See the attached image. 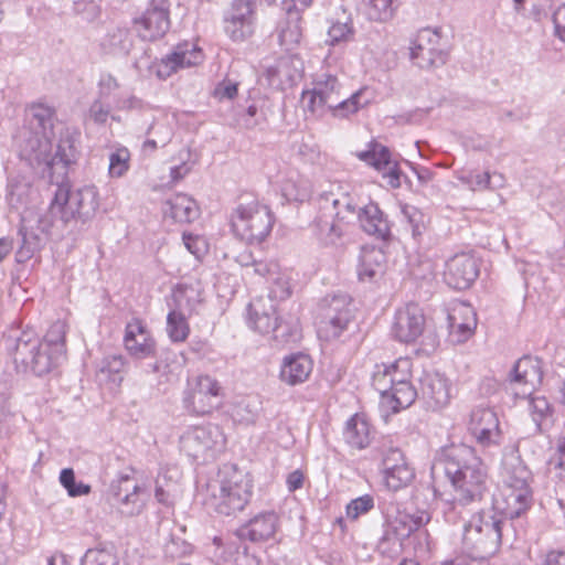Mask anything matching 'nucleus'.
<instances>
[{
	"label": "nucleus",
	"instance_id": "3c124183",
	"mask_svg": "<svg viewBox=\"0 0 565 565\" xmlns=\"http://www.w3.org/2000/svg\"><path fill=\"white\" fill-rule=\"evenodd\" d=\"M402 213L411 225L413 235H420L425 228V215L416 206L408 204L402 207Z\"/></svg>",
	"mask_w": 565,
	"mask_h": 565
},
{
	"label": "nucleus",
	"instance_id": "a211bd4d",
	"mask_svg": "<svg viewBox=\"0 0 565 565\" xmlns=\"http://www.w3.org/2000/svg\"><path fill=\"white\" fill-rule=\"evenodd\" d=\"M137 32L145 41L161 39L170 28L169 6L166 0H151L143 14L135 20Z\"/></svg>",
	"mask_w": 565,
	"mask_h": 565
},
{
	"label": "nucleus",
	"instance_id": "b1692460",
	"mask_svg": "<svg viewBox=\"0 0 565 565\" xmlns=\"http://www.w3.org/2000/svg\"><path fill=\"white\" fill-rule=\"evenodd\" d=\"M248 323L262 334L274 333L275 339L285 337V333H279L281 326L276 317V303L270 299L260 297L248 305Z\"/></svg>",
	"mask_w": 565,
	"mask_h": 565
},
{
	"label": "nucleus",
	"instance_id": "aec40b11",
	"mask_svg": "<svg viewBox=\"0 0 565 565\" xmlns=\"http://www.w3.org/2000/svg\"><path fill=\"white\" fill-rule=\"evenodd\" d=\"M469 431L482 447L498 446L502 435L497 414L488 407H476L470 414Z\"/></svg>",
	"mask_w": 565,
	"mask_h": 565
},
{
	"label": "nucleus",
	"instance_id": "79ce46f5",
	"mask_svg": "<svg viewBox=\"0 0 565 565\" xmlns=\"http://www.w3.org/2000/svg\"><path fill=\"white\" fill-rule=\"evenodd\" d=\"M367 6V15L374 21L390 20L398 8L397 0H363Z\"/></svg>",
	"mask_w": 565,
	"mask_h": 565
},
{
	"label": "nucleus",
	"instance_id": "f3484780",
	"mask_svg": "<svg viewBox=\"0 0 565 565\" xmlns=\"http://www.w3.org/2000/svg\"><path fill=\"white\" fill-rule=\"evenodd\" d=\"M203 61V51L196 44L190 42L179 43L171 53L167 54L156 64V74L159 78L166 79L178 71L196 66Z\"/></svg>",
	"mask_w": 565,
	"mask_h": 565
},
{
	"label": "nucleus",
	"instance_id": "c756f323",
	"mask_svg": "<svg viewBox=\"0 0 565 565\" xmlns=\"http://www.w3.org/2000/svg\"><path fill=\"white\" fill-rule=\"evenodd\" d=\"M313 363L309 355L297 353L284 359L280 369V380L288 385H297L308 380Z\"/></svg>",
	"mask_w": 565,
	"mask_h": 565
},
{
	"label": "nucleus",
	"instance_id": "c03bdc74",
	"mask_svg": "<svg viewBox=\"0 0 565 565\" xmlns=\"http://www.w3.org/2000/svg\"><path fill=\"white\" fill-rule=\"evenodd\" d=\"M125 359L122 355H110L103 359L99 365V373L108 377L115 384L122 381L121 373L125 370Z\"/></svg>",
	"mask_w": 565,
	"mask_h": 565
},
{
	"label": "nucleus",
	"instance_id": "473e14b6",
	"mask_svg": "<svg viewBox=\"0 0 565 565\" xmlns=\"http://www.w3.org/2000/svg\"><path fill=\"white\" fill-rule=\"evenodd\" d=\"M385 255L381 249L367 248L363 249L358 275L362 281H371L381 276L384 271Z\"/></svg>",
	"mask_w": 565,
	"mask_h": 565
},
{
	"label": "nucleus",
	"instance_id": "6e6d98bb",
	"mask_svg": "<svg viewBox=\"0 0 565 565\" xmlns=\"http://www.w3.org/2000/svg\"><path fill=\"white\" fill-rule=\"evenodd\" d=\"M473 191L489 190L492 188L491 174L489 172L469 173L460 178Z\"/></svg>",
	"mask_w": 565,
	"mask_h": 565
},
{
	"label": "nucleus",
	"instance_id": "bb28decb",
	"mask_svg": "<svg viewBox=\"0 0 565 565\" xmlns=\"http://www.w3.org/2000/svg\"><path fill=\"white\" fill-rule=\"evenodd\" d=\"M411 360L402 358L390 365H382L373 374L372 385L377 392H387L392 386L411 383Z\"/></svg>",
	"mask_w": 565,
	"mask_h": 565
},
{
	"label": "nucleus",
	"instance_id": "f03ea898",
	"mask_svg": "<svg viewBox=\"0 0 565 565\" xmlns=\"http://www.w3.org/2000/svg\"><path fill=\"white\" fill-rule=\"evenodd\" d=\"M355 221L365 233L376 237L384 238L390 232L388 223L376 204L358 207L348 194L335 198L332 193L320 198L312 230L323 244H334Z\"/></svg>",
	"mask_w": 565,
	"mask_h": 565
},
{
	"label": "nucleus",
	"instance_id": "4c0bfd02",
	"mask_svg": "<svg viewBox=\"0 0 565 565\" xmlns=\"http://www.w3.org/2000/svg\"><path fill=\"white\" fill-rule=\"evenodd\" d=\"M42 341L47 344V350L57 364L65 350V324L61 321L53 323Z\"/></svg>",
	"mask_w": 565,
	"mask_h": 565
},
{
	"label": "nucleus",
	"instance_id": "e2e57ef3",
	"mask_svg": "<svg viewBox=\"0 0 565 565\" xmlns=\"http://www.w3.org/2000/svg\"><path fill=\"white\" fill-rule=\"evenodd\" d=\"M280 270L279 266L275 262H264L256 260L253 267L250 268V276L257 275L259 277H268L275 276Z\"/></svg>",
	"mask_w": 565,
	"mask_h": 565
},
{
	"label": "nucleus",
	"instance_id": "774afa93",
	"mask_svg": "<svg viewBox=\"0 0 565 565\" xmlns=\"http://www.w3.org/2000/svg\"><path fill=\"white\" fill-rule=\"evenodd\" d=\"M553 22L556 34L565 42V3L554 12Z\"/></svg>",
	"mask_w": 565,
	"mask_h": 565
},
{
	"label": "nucleus",
	"instance_id": "4468645a",
	"mask_svg": "<svg viewBox=\"0 0 565 565\" xmlns=\"http://www.w3.org/2000/svg\"><path fill=\"white\" fill-rule=\"evenodd\" d=\"M222 387L209 376L200 375L189 382L183 395V404L188 412L195 415H207L221 404Z\"/></svg>",
	"mask_w": 565,
	"mask_h": 565
},
{
	"label": "nucleus",
	"instance_id": "de8ad7c7",
	"mask_svg": "<svg viewBox=\"0 0 565 565\" xmlns=\"http://www.w3.org/2000/svg\"><path fill=\"white\" fill-rule=\"evenodd\" d=\"M30 124L33 129L46 131L51 126L52 109L42 104H33L29 108Z\"/></svg>",
	"mask_w": 565,
	"mask_h": 565
},
{
	"label": "nucleus",
	"instance_id": "a878e982",
	"mask_svg": "<svg viewBox=\"0 0 565 565\" xmlns=\"http://www.w3.org/2000/svg\"><path fill=\"white\" fill-rule=\"evenodd\" d=\"M278 529V515L275 512H262L239 526L236 535L241 540L264 542L271 539Z\"/></svg>",
	"mask_w": 565,
	"mask_h": 565
},
{
	"label": "nucleus",
	"instance_id": "f8f14e48",
	"mask_svg": "<svg viewBox=\"0 0 565 565\" xmlns=\"http://www.w3.org/2000/svg\"><path fill=\"white\" fill-rule=\"evenodd\" d=\"M180 447L194 459L213 457L225 447V436L215 424L188 428L180 437Z\"/></svg>",
	"mask_w": 565,
	"mask_h": 565
},
{
	"label": "nucleus",
	"instance_id": "0e129e2a",
	"mask_svg": "<svg viewBox=\"0 0 565 565\" xmlns=\"http://www.w3.org/2000/svg\"><path fill=\"white\" fill-rule=\"evenodd\" d=\"M148 134H152L160 142V147H164L172 138V128L164 122H154L148 129Z\"/></svg>",
	"mask_w": 565,
	"mask_h": 565
},
{
	"label": "nucleus",
	"instance_id": "f704fd0d",
	"mask_svg": "<svg viewBox=\"0 0 565 565\" xmlns=\"http://www.w3.org/2000/svg\"><path fill=\"white\" fill-rule=\"evenodd\" d=\"M301 38V15L298 11H287V17L278 29L279 44L289 51L299 44Z\"/></svg>",
	"mask_w": 565,
	"mask_h": 565
},
{
	"label": "nucleus",
	"instance_id": "0eeeda50",
	"mask_svg": "<svg viewBox=\"0 0 565 565\" xmlns=\"http://www.w3.org/2000/svg\"><path fill=\"white\" fill-rule=\"evenodd\" d=\"M7 349L19 372L31 371L38 376L49 373L56 364L47 344L33 330H24L8 340Z\"/></svg>",
	"mask_w": 565,
	"mask_h": 565
},
{
	"label": "nucleus",
	"instance_id": "7c9ffc66",
	"mask_svg": "<svg viewBox=\"0 0 565 565\" xmlns=\"http://www.w3.org/2000/svg\"><path fill=\"white\" fill-rule=\"evenodd\" d=\"M164 215L179 223H190L199 216V206L192 198L179 193L166 202Z\"/></svg>",
	"mask_w": 565,
	"mask_h": 565
},
{
	"label": "nucleus",
	"instance_id": "bf43d9fd",
	"mask_svg": "<svg viewBox=\"0 0 565 565\" xmlns=\"http://www.w3.org/2000/svg\"><path fill=\"white\" fill-rule=\"evenodd\" d=\"M109 114V106L104 104L100 99H96L88 108L86 120H90L97 125H104L107 121Z\"/></svg>",
	"mask_w": 565,
	"mask_h": 565
},
{
	"label": "nucleus",
	"instance_id": "ddd939ff",
	"mask_svg": "<svg viewBox=\"0 0 565 565\" xmlns=\"http://www.w3.org/2000/svg\"><path fill=\"white\" fill-rule=\"evenodd\" d=\"M428 521L429 515L426 512L411 514L405 511H398L394 516H390L386 520L383 535L379 540V550L384 554L398 552L402 542L420 526L428 523Z\"/></svg>",
	"mask_w": 565,
	"mask_h": 565
},
{
	"label": "nucleus",
	"instance_id": "cd10ccee",
	"mask_svg": "<svg viewBox=\"0 0 565 565\" xmlns=\"http://www.w3.org/2000/svg\"><path fill=\"white\" fill-rule=\"evenodd\" d=\"M420 392L427 405L433 409L445 407L450 401L447 379L437 372H426L420 379Z\"/></svg>",
	"mask_w": 565,
	"mask_h": 565
},
{
	"label": "nucleus",
	"instance_id": "9b49d317",
	"mask_svg": "<svg viewBox=\"0 0 565 565\" xmlns=\"http://www.w3.org/2000/svg\"><path fill=\"white\" fill-rule=\"evenodd\" d=\"M21 153L29 161H35L39 164L53 168L62 164L66 168L75 160L76 150L68 139H62L52 153V143L46 131L34 129L30 136L25 137L21 145Z\"/></svg>",
	"mask_w": 565,
	"mask_h": 565
},
{
	"label": "nucleus",
	"instance_id": "7ed1b4c3",
	"mask_svg": "<svg viewBox=\"0 0 565 565\" xmlns=\"http://www.w3.org/2000/svg\"><path fill=\"white\" fill-rule=\"evenodd\" d=\"M434 480L445 476L454 488V499L461 504L481 500L487 488V468L473 448L460 444L443 449L434 459Z\"/></svg>",
	"mask_w": 565,
	"mask_h": 565
},
{
	"label": "nucleus",
	"instance_id": "39448f33",
	"mask_svg": "<svg viewBox=\"0 0 565 565\" xmlns=\"http://www.w3.org/2000/svg\"><path fill=\"white\" fill-rule=\"evenodd\" d=\"M502 487L494 498V508L510 519L519 518L532 504V473L519 455L518 446L503 452Z\"/></svg>",
	"mask_w": 565,
	"mask_h": 565
},
{
	"label": "nucleus",
	"instance_id": "13d9d810",
	"mask_svg": "<svg viewBox=\"0 0 565 565\" xmlns=\"http://www.w3.org/2000/svg\"><path fill=\"white\" fill-rule=\"evenodd\" d=\"M352 34V26L347 22H334L328 30L327 42L331 45L347 41Z\"/></svg>",
	"mask_w": 565,
	"mask_h": 565
},
{
	"label": "nucleus",
	"instance_id": "a19ab883",
	"mask_svg": "<svg viewBox=\"0 0 565 565\" xmlns=\"http://www.w3.org/2000/svg\"><path fill=\"white\" fill-rule=\"evenodd\" d=\"M189 316L170 310L167 317V332L173 342H183L190 333Z\"/></svg>",
	"mask_w": 565,
	"mask_h": 565
},
{
	"label": "nucleus",
	"instance_id": "c9c22d12",
	"mask_svg": "<svg viewBox=\"0 0 565 565\" xmlns=\"http://www.w3.org/2000/svg\"><path fill=\"white\" fill-rule=\"evenodd\" d=\"M345 441L353 448L363 449L370 444L369 423L360 415L352 416L343 433Z\"/></svg>",
	"mask_w": 565,
	"mask_h": 565
},
{
	"label": "nucleus",
	"instance_id": "864d4df0",
	"mask_svg": "<svg viewBox=\"0 0 565 565\" xmlns=\"http://www.w3.org/2000/svg\"><path fill=\"white\" fill-rule=\"evenodd\" d=\"M182 239L186 249L196 258H201L207 253L209 244L204 237L183 233Z\"/></svg>",
	"mask_w": 565,
	"mask_h": 565
},
{
	"label": "nucleus",
	"instance_id": "dca6fc26",
	"mask_svg": "<svg viewBox=\"0 0 565 565\" xmlns=\"http://www.w3.org/2000/svg\"><path fill=\"white\" fill-rule=\"evenodd\" d=\"M425 326L423 309L417 303L409 302L396 310L391 333L402 343H414L423 334Z\"/></svg>",
	"mask_w": 565,
	"mask_h": 565
},
{
	"label": "nucleus",
	"instance_id": "4be33fe9",
	"mask_svg": "<svg viewBox=\"0 0 565 565\" xmlns=\"http://www.w3.org/2000/svg\"><path fill=\"white\" fill-rule=\"evenodd\" d=\"M479 275L477 259L468 254H456L446 263L445 280L455 289H467Z\"/></svg>",
	"mask_w": 565,
	"mask_h": 565
},
{
	"label": "nucleus",
	"instance_id": "423d86ee",
	"mask_svg": "<svg viewBox=\"0 0 565 565\" xmlns=\"http://www.w3.org/2000/svg\"><path fill=\"white\" fill-rule=\"evenodd\" d=\"M252 481L233 467H224L206 486L205 505L218 514L233 515L248 503Z\"/></svg>",
	"mask_w": 565,
	"mask_h": 565
},
{
	"label": "nucleus",
	"instance_id": "680f3d73",
	"mask_svg": "<svg viewBox=\"0 0 565 565\" xmlns=\"http://www.w3.org/2000/svg\"><path fill=\"white\" fill-rule=\"evenodd\" d=\"M407 463L403 452L397 448H390L383 456V472L397 469V467Z\"/></svg>",
	"mask_w": 565,
	"mask_h": 565
},
{
	"label": "nucleus",
	"instance_id": "5fc2aeb1",
	"mask_svg": "<svg viewBox=\"0 0 565 565\" xmlns=\"http://www.w3.org/2000/svg\"><path fill=\"white\" fill-rule=\"evenodd\" d=\"M477 320L473 308L466 303L455 306L448 315V323H466Z\"/></svg>",
	"mask_w": 565,
	"mask_h": 565
},
{
	"label": "nucleus",
	"instance_id": "c85d7f7f",
	"mask_svg": "<svg viewBox=\"0 0 565 565\" xmlns=\"http://www.w3.org/2000/svg\"><path fill=\"white\" fill-rule=\"evenodd\" d=\"M379 393L381 396L380 407L386 415L409 407L418 396L417 390L412 382L402 383L401 385L392 386L387 392Z\"/></svg>",
	"mask_w": 565,
	"mask_h": 565
},
{
	"label": "nucleus",
	"instance_id": "6ab92c4d",
	"mask_svg": "<svg viewBox=\"0 0 565 565\" xmlns=\"http://www.w3.org/2000/svg\"><path fill=\"white\" fill-rule=\"evenodd\" d=\"M543 379L541 360L532 356L521 358L511 372L510 386L516 397L531 396Z\"/></svg>",
	"mask_w": 565,
	"mask_h": 565
},
{
	"label": "nucleus",
	"instance_id": "393cba45",
	"mask_svg": "<svg viewBox=\"0 0 565 565\" xmlns=\"http://www.w3.org/2000/svg\"><path fill=\"white\" fill-rule=\"evenodd\" d=\"M114 497L122 514H139L146 503L148 494L146 489L138 486L129 477H122L114 487Z\"/></svg>",
	"mask_w": 565,
	"mask_h": 565
},
{
	"label": "nucleus",
	"instance_id": "4d7b16f0",
	"mask_svg": "<svg viewBox=\"0 0 565 565\" xmlns=\"http://www.w3.org/2000/svg\"><path fill=\"white\" fill-rule=\"evenodd\" d=\"M550 465L558 478H565V434L558 438L556 451L551 458Z\"/></svg>",
	"mask_w": 565,
	"mask_h": 565
},
{
	"label": "nucleus",
	"instance_id": "2f4dec72",
	"mask_svg": "<svg viewBox=\"0 0 565 565\" xmlns=\"http://www.w3.org/2000/svg\"><path fill=\"white\" fill-rule=\"evenodd\" d=\"M201 303L200 290L193 286L179 285L172 292L170 310L191 317Z\"/></svg>",
	"mask_w": 565,
	"mask_h": 565
},
{
	"label": "nucleus",
	"instance_id": "2eb2a0df",
	"mask_svg": "<svg viewBox=\"0 0 565 565\" xmlns=\"http://www.w3.org/2000/svg\"><path fill=\"white\" fill-rule=\"evenodd\" d=\"M411 58L420 68H429L446 63L447 53L441 45V36L437 30L429 28L418 31L412 41Z\"/></svg>",
	"mask_w": 565,
	"mask_h": 565
},
{
	"label": "nucleus",
	"instance_id": "72a5a7b5",
	"mask_svg": "<svg viewBox=\"0 0 565 565\" xmlns=\"http://www.w3.org/2000/svg\"><path fill=\"white\" fill-rule=\"evenodd\" d=\"M100 45L106 54L126 56L132 47V36L128 29L115 28L108 31Z\"/></svg>",
	"mask_w": 565,
	"mask_h": 565
},
{
	"label": "nucleus",
	"instance_id": "49530a36",
	"mask_svg": "<svg viewBox=\"0 0 565 565\" xmlns=\"http://www.w3.org/2000/svg\"><path fill=\"white\" fill-rule=\"evenodd\" d=\"M273 284L269 287V295L266 299L270 300H285L291 296V286L288 275L280 270L275 276H271Z\"/></svg>",
	"mask_w": 565,
	"mask_h": 565
},
{
	"label": "nucleus",
	"instance_id": "412c9836",
	"mask_svg": "<svg viewBox=\"0 0 565 565\" xmlns=\"http://www.w3.org/2000/svg\"><path fill=\"white\" fill-rule=\"evenodd\" d=\"M356 157L382 173L392 188L401 186V172L388 148L379 142H370L367 150L356 152Z\"/></svg>",
	"mask_w": 565,
	"mask_h": 565
},
{
	"label": "nucleus",
	"instance_id": "603ef678",
	"mask_svg": "<svg viewBox=\"0 0 565 565\" xmlns=\"http://www.w3.org/2000/svg\"><path fill=\"white\" fill-rule=\"evenodd\" d=\"M373 507V498L369 494H365L352 500L347 505V515L351 520H356L360 515L369 512Z\"/></svg>",
	"mask_w": 565,
	"mask_h": 565
},
{
	"label": "nucleus",
	"instance_id": "ea45409f",
	"mask_svg": "<svg viewBox=\"0 0 565 565\" xmlns=\"http://www.w3.org/2000/svg\"><path fill=\"white\" fill-rule=\"evenodd\" d=\"M81 565H120L114 547L89 548L81 559Z\"/></svg>",
	"mask_w": 565,
	"mask_h": 565
},
{
	"label": "nucleus",
	"instance_id": "6e6552de",
	"mask_svg": "<svg viewBox=\"0 0 565 565\" xmlns=\"http://www.w3.org/2000/svg\"><path fill=\"white\" fill-rule=\"evenodd\" d=\"M507 524L492 511H482L472 515L465 526L462 544L478 556H492L500 547L502 529Z\"/></svg>",
	"mask_w": 565,
	"mask_h": 565
},
{
	"label": "nucleus",
	"instance_id": "052dcab7",
	"mask_svg": "<svg viewBox=\"0 0 565 565\" xmlns=\"http://www.w3.org/2000/svg\"><path fill=\"white\" fill-rule=\"evenodd\" d=\"M448 327L454 341L461 343L467 341L473 334L477 327V320L461 324L448 323Z\"/></svg>",
	"mask_w": 565,
	"mask_h": 565
},
{
	"label": "nucleus",
	"instance_id": "58836bf2",
	"mask_svg": "<svg viewBox=\"0 0 565 565\" xmlns=\"http://www.w3.org/2000/svg\"><path fill=\"white\" fill-rule=\"evenodd\" d=\"M530 413L535 423V431H544L548 427L552 417V408L548 401L543 396L532 397L530 401Z\"/></svg>",
	"mask_w": 565,
	"mask_h": 565
},
{
	"label": "nucleus",
	"instance_id": "5701e85b",
	"mask_svg": "<svg viewBox=\"0 0 565 565\" xmlns=\"http://www.w3.org/2000/svg\"><path fill=\"white\" fill-rule=\"evenodd\" d=\"M124 345L127 352L135 359H147L156 355V341L139 319H132L125 329Z\"/></svg>",
	"mask_w": 565,
	"mask_h": 565
},
{
	"label": "nucleus",
	"instance_id": "f257e3e1",
	"mask_svg": "<svg viewBox=\"0 0 565 565\" xmlns=\"http://www.w3.org/2000/svg\"><path fill=\"white\" fill-rule=\"evenodd\" d=\"M98 206V191L94 185H84L72 191L67 182L58 184L45 215L36 216L30 212L22 216L19 228L22 243L17 252L18 260L30 259L39 248L41 239L39 234L34 232V222L36 223V230L46 234L56 220H61L63 224H67L75 217L86 220L96 213Z\"/></svg>",
	"mask_w": 565,
	"mask_h": 565
},
{
	"label": "nucleus",
	"instance_id": "9d476101",
	"mask_svg": "<svg viewBox=\"0 0 565 565\" xmlns=\"http://www.w3.org/2000/svg\"><path fill=\"white\" fill-rule=\"evenodd\" d=\"M352 300L347 294L326 296L319 303L316 326L321 340L339 338L353 318Z\"/></svg>",
	"mask_w": 565,
	"mask_h": 565
},
{
	"label": "nucleus",
	"instance_id": "69168bd1",
	"mask_svg": "<svg viewBox=\"0 0 565 565\" xmlns=\"http://www.w3.org/2000/svg\"><path fill=\"white\" fill-rule=\"evenodd\" d=\"M28 183H22L17 178H12L8 183V200L11 204L20 202L26 193Z\"/></svg>",
	"mask_w": 565,
	"mask_h": 565
},
{
	"label": "nucleus",
	"instance_id": "09e8293b",
	"mask_svg": "<svg viewBox=\"0 0 565 565\" xmlns=\"http://www.w3.org/2000/svg\"><path fill=\"white\" fill-rule=\"evenodd\" d=\"M130 153L126 148L117 149L109 156V174L114 178L122 177L129 168Z\"/></svg>",
	"mask_w": 565,
	"mask_h": 565
},
{
	"label": "nucleus",
	"instance_id": "1a4fd4ad",
	"mask_svg": "<svg viewBox=\"0 0 565 565\" xmlns=\"http://www.w3.org/2000/svg\"><path fill=\"white\" fill-rule=\"evenodd\" d=\"M273 224L269 207L255 200L239 203L231 215L233 233L248 244L262 243L271 232Z\"/></svg>",
	"mask_w": 565,
	"mask_h": 565
},
{
	"label": "nucleus",
	"instance_id": "e433bc0d",
	"mask_svg": "<svg viewBox=\"0 0 565 565\" xmlns=\"http://www.w3.org/2000/svg\"><path fill=\"white\" fill-rule=\"evenodd\" d=\"M259 411L260 402L256 396H243L234 402L231 414L235 422L249 425L256 422Z\"/></svg>",
	"mask_w": 565,
	"mask_h": 565
},
{
	"label": "nucleus",
	"instance_id": "8fccbe9b",
	"mask_svg": "<svg viewBox=\"0 0 565 565\" xmlns=\"http://www.w3.org/2000/svg\"><path fill=\"white\" fill-rule=\"evenodd\" d=\"M224 29L226 34L233 41H244L248 36H250L254 32V23L252 22H243V21H231L224 22Z\"/></svg>",
	"mask_w": 565,
	"mask_h": 565
},
{
	"label": "nucleus",
	"instance_id": "a18cd8bd",
	"mask_svg": "<svg viewBox=\"0 0 565 565\" xmlns=\"http://www.w3.org/2000/svg\"><path fill=\"white\" fill-rule=\"evenodd\" d=\"M243 21L254 23V10L248 0H234L227 10L224 22Z\"/></svg>",
	"mask_w": 565,
	"mask_h": 565
},
{
	"label": "nucleus",
	"instance_id": "338daca9",
	"mask_svg": "<svg viewBox=\"0 0 565 565\" xmlns=\"http://www.w3.org/2000/svg\"><path fill=\"white\" fill-rule=\"evenodd\" d=\"M298 153L305 161L310 163L319 162L321 157L319 147L307 142H302L299 146Z\"/></svg>",
	"mask_w": 565,
	"mask_h": 565
},
{
	"label": "nucleus",
	"instance_id": "37998d69",
	"mask_svg": "<svg viewBox=\"0 0 565 565\" xmlns=\"http://www.w3.org/2000/svg\"><path fill=\"white\" fill-rule=\"evenodd\" d=\"M385 486L391 490H398L407 486L414 478V470L408 463L397 467L386 472H383Z\"/></svg>",
	"mask_w": 565,
	"mask_h": 565
},
{
	"label": "nucleus",
	"instance_id": "20e7f679",
	"mask_svg": "<svg viewBox=\"0 0 565 565\" xmlns=\"http://www.w3.org/2000/svg\"><path fill=\"white\" fill-rule=\"evenodd\" d=\"M302 100L313 115L322 117L330 113L335 118H347L369 105L371 98L366 88L347 96L337 75L324 72L316 76L311 89L303 90Z\"/></svg>",
	"mask_w": 565,
	"mask_h": 565
}]
</instances>
